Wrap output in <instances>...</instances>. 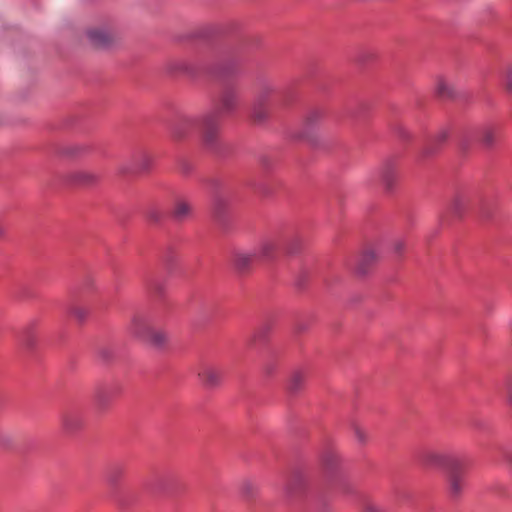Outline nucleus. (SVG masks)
Instances as JSON below:
<instances>
[{
    "label": "nucleus",
    "mask_w": 512,
    "mask_h": 512,
    "mask_svg": "<svg viewBox=\"0 0 512 512\" xmlns=\"http://www.w3.org/2000/svg\"><path fill=\"white\" fill-rule=\"evenodd\" d=\"M307 280H308V273L306 271H301V273L298 275V277L295 281V285L299 289H302L305 287Z\"/></svg>",
    "instance_id": "nucleus-38"
},
{
    "label": "nucleus",
    "mask_w": 512,
    "mask_h": 512,
    "mask_svg": "<svg viewBox=\"0 0 512 512\" xmlns=\"http://www.w3.org/2000/svg\"><path fill=\"white\" fill-rule=\"evenodd\" d=\"M506 389L508 394V402L512 406V374L507 377Z\"/></svg>",
    "instance_id": "nucleus-41"
},
{
    "label": "nucleus",
    "mask_w": 512,
    "mask_h": 512,
    "mask_svg": "<svg viewBox=\"0 0 512 512\" xmlns=\"http://www.w3.org/2000/svg\"><path fill=\"white\" fill-rule=\"evenodd\" d=\"M220 33H224L222 27L208 26V27H204V28L200 29L195 34V37L201 38V39H206V40H211V39L215 38V36L217 34H220Z\"/></svg>",
    "instance_id": "nucleus-28"
},
{
    "label": "nucleus",
    "mask_w": 512,
    "mask_h": 512,
    "mask_svg": "<svg viewBox=\"0 0 512 512\" xmlns=\"http://www.w3.org/2000/svg\"><path fill=\"white\" fill-rule=\"evenodd\" d=\"M198 375L202 384L208 388L217 386L222 379V373L215 368H205Z\"/></svg>",
    "instance_id": "nucleus-21"
},
{
    "label": "nucleus",
    "mask_w": 512,
    "mask_h": 512,
    "mask_svg": "<svg viewBox=\"0 0 512 512\" xmlns=\"http://www.w3.org/2000/svg\"><path fill=\"white\" fill-rule=\"evenodd\" d=\"M480 213L483 218L490 219L493 215V208L483 201L481 203Z\"/></svg>",
    "instance_id": "nucleus-37"
},
{
    "label": "nucleus",
    "mask_w": 512,
    "mask_h": 512,
    "mask_svg": "<svg viewBox=\"0 0 512 512\" xmlns=\"http://www.w3.org/2000/svg\"><path fill=\"white\" fill-rule=\"evenodd\" d=\"M324 115V111L320 108L310 110L304 119L303 130L300 132L299 138L312 141L310 132L318 126Z\"/></svg>",
    "instance_id": "nucleus-14"
},
{
    "label": "nucleus",
    "mask_w": 512,
    "mask_h": 512,
    "mask_svg": "<svg viewBox=\"0 0 512 512\" xmlns=\"http://www.w3.org/2000/svg\"><path fill=\"white\" fill-rule=\"evenodd\" d=\"M238 106L236 90L227 87L214 99L210 111L198 118L184 117L175 128L174 135L182 138L190 131H197L203 147L212 154L224 157L231 152V146L222 137V125L225 118L231 116Z\"/></svg>",
    "instance_id": "nucleus-2"
},
{
    "label": "nucleus",
    "mask_w": 512,
    "mask_h": 512,
    "mask_svg": "<svg viewBox=\"0 0 512 512\" xmlns=\"http://www.w3.org/2000/svg\"><path fill=\"white\" fill-rule=\"evenodd\" d=\"M87 37L91 44L97 49H108L114 43V37L100 29L87 30Z\"/></svg>",
    "instance_id": "nucleus-16"
},
{
    "label": "nucleus",
    "mask_w": 512,
    "mask_h": 512,
    "mask_svg": "<svg viewBox=\"0 0 512 512\" xmlns=\"http://www.w3.org/2000/svg\"><path fill=\"white\" fill-rule=\"evenodd\" d=\"M208 184L214 192L212 199L213 217L219 224L225 226L228 221V203L219 194L220 182L216 179H211L208 181Z\"/></svg>",
    "instance_id": "nucleus-12"
},
{
    "label": "nucleus",
    "mask_w": 512,
    "mask_h": 512,
    "mask_svg": "<svg viewBox=\"0 0 512 512\" xmlns=\"http://www.w3.org/2000/svg\"><path fill=\"white\" fill-rule=\"evenodd\" d=\"M150 296L161 299L165 294V285L155 276H151L146 283Z\"/></svg>",
    "instance_id": "nucleus-24"
},
{
    "label": "nucleus",
    "mask_w": 512,
    "mask_h": 512,
    "mask_svg": "<svg viewBox=\"0 0 512 512\" xmlns=\"http://www.w3.org/2000/svg\"><path fill=\"white\" fill-rule=\"evenodd\" d=\"M68 314L81 324L87 319L89 312L83 307L72 305L68 309Z\"/></svg>",
    "instance_id": "nucleus-29"
},
{
    "label": "nucleus",
    "mask_w": 512,
    "mask_h": 512,
    "mask_svg": "<svg viewBox=\"0 0 512 512\" xmlns=\"http://www.w3.org/2000/svg\"><path fill=\"white\" fill-rule=\"evenodd\" d=\"M123 387L117 380L101 381L95 385L93 402L97 409L105 410L121 395Z\"/></svg>",
    "instance_id": "nucleus-9"
},
{
    "label": "nucleus",
    "mask_w": 512,
    "mask_h": 512,
    "mask_svg": "<svg viewBox=\"0 0 512 512\" xmlns=\"http://www.w3.org/2000/svg\"><path fill=\"white\" fill-rule=\"evenodd\" d=\"M241 66L242 57L239 51L227 49L218 52L215 55L214 62L210 65L198 67L194 64L183 62L178 65L177 69L193 77L206 74L212 79L228 83L240 73Z\"/></svg>",
    "instance_id": "nucleus-3"
},
{
    "label": "nucleus",
    "mask_w": 512,
    "mask_h": 512,
    "mask_svg": "<svg viewBox=\"0 0 512 512\" xmlns=\"http://www.w3.org/2000/svg\"><path fill=\"white\" fill-rule=\"evenodd\" d=\"M268 334H269V327L268 326L262 327L260 330H258L254 334L253 342L254 343H256V342H261V343L266 342Z\"/></svg>",
    "instance_id": "nucleus-33"
},
{
    "label": "nucleus",
    "mask_w": 512,
    "mask_h": 512,
    "mask_svg": "<svg viewBox=\"0 0 512 512\" xmlns=\"http://www.w3.org/2000/svg\"><path fill=\"white\" fill-rule=\"evenodd\" d=\"M66 181L69 185L82 186L93 183L95 181V177L90 173L77 171L68 174L66 176Z\"/></svg>",
    "instance_id": "nucleus-23"
},
{
    "label": "nucleus",
    "mask_w": 512,
    "mask_h": 512,
    "mask_svg": "<svg viewBox=\"0 0 512 512\" xmlns=\"http://www.w3.org/2000/svg\"><path fill=\"white\" fill-rule=\"evenodd\" d=\"M129 329L131 334H133L137 339L154 348L160 349L166 343L165 333L153 330L148 321L141 316H135L132 319Z\"/></svg>",
    "instance_id": "nucleus-8"
},
{
    "label": "nucleus",
    "mask_w": 512,
    "mask_h": 512,
    "mask_svg": "<svg viewBox=\"0 0 512 512\" xmlns=\"http://www.w3.org/2000/svg\"><path fill=\"white\" fill-rule=\"evenodd\" d=\"M153 164V160L150 155L145 152H141L133 157V163L131 167L123 170V173H143L148 172Z\"/></svg>",
    "instance_id": "nucleus-18"
},
{
    "label": "nucleus",
    "mask_w": 512,
    "mask_h": 512,
    "mask_svg": "<svg viewBox=\"0 0 512 512\" xmlns=\"http://www.w3.org/2000/svg\"><path fill=\"white\" fill-rule=\"evenodd\" d=\"M81 148L79 146H66L59 150V154L64 156L73 157L80 153Z\"/></svg>",
    "instance_id": "nucleus-35"
},
{
    "label": "nucleus",
    "mask_w": 512,
    "mask_h": 512,
    "mask_svg": "<svg viewBox=\"0 0 512 512\" xmlns=\"http://www.w3.org/2000/svg\"><path fill=\"white\" fill-rule=\"evenodd\" d=\"M242 493L247 497H252L254 495V487L251 483H244L242 485Z\"/></svg>",
    "instance_id": "nucleus-40"
},
{
    "label": "nucleus",
    "mask_w": 512,
    "mask_h": 512,
    "mask_svg": "<svg viewBox=\"0 0 512 512\" xmlns=\"http://www.w3.org/2000/svg\"><path fill=\"white\" fill-rule=\"evenodd\" d=\"M162 217V213L155 208H152L147 212V219L150 223L156 224L161 221Z\"/></svg>",
    "instance_id": "nucleus-36"
},
{
    "label": "nucleus",
    "mask_w": 512,
    "mask_h": 512,
    "mask_svg": "<svg viewBox=\"0 0 512 512\" xmlns=\"http://www.w3.org/2000/svg\"><path fill=\"white\" fill-rule=\"evenodd\" d=\"M92 286H93V280H92V278H91V277H89V276H88V277H86V278H85V280H84V282H83V289H85V290H89V289H91V288H92Z\"/></svg>",
    "instance_id": "nucleus-46"
},
{
    "label": "nucleus",
    "mask_w": 512,
    "mask_h": 512,
    "mask_svg": "<svg viewBox=\"0 0 512 512\" xmlns=\"http://www.w3.org/2000/svg\"><path fill=\"white\" fill-rule=\"evenodd\" d=\"M21 341L28 349H33L35 347L37 342L36 322L30 323L27 327L24 328Z\"/></svg>",
    "instance_id": "nucleus-25"
},
{
    "label": "nucleus",
    "mask_w": 512,
    "mask_h": 512,
    "mask_svg": "<svg viewBox=\"0 0 512 512\" xmlns=\"http://www.w3.org/2000/svg\"><path fill=\"white\" fill-rule=\"evenodd\" d=\"M449 136L450 131L448 128L441 129L433 138L427 140L421 152V156L427 158L437 154L447 143Z\"/></svg>",
    "instance_id": "nucleus-13"
},
{
    "label": "nucleus",
    "mask_w": 512,
    "mask_h": 512,
    "mask_svg": "<svg viewBox=\"0 0 512 512\" xmlns=\"http://www.w3.org/2000/svg\"><path fill=\"white\" fill-rule=\"evenodd\" d=\"M426 465L439 466L447 473L448 492L451 498L461 497L467 487V470L470 461L466 457L454 455L426 453L423 456Z\"/></svg>",
    "instance_id": "nucleus-4"
},
{
    "label": "nucleus",
    "mask_w": 512,
    "mask_h": 512,
    "mask_svg": "<svg viewBox=\"0 0 512 512\" xmlns=\"http://www.w3.org/2000/svg\"><path fill=\"white\" fill-rule=\"evenodd\" d=\"M320 464L324 476L323 487L316 493H311L304 473L294 470L284 489L288 501L305 500L309 508H315L316 512H325L329 497L354 493V487L344 472L341 458L332 443H328L323 449Z\"/></svg>",
    "instance_id": "nucleus-1"
},
{
    "label": "nucleus",
    "mask_w": 512,
    "mask_h": 512,
    "mask_svg": "<svg viewBox=\"0 0 512 512\" xmlns=\"http://www.w3.org/2000/svg\"><path fill=\"white\" fill-rule=\"evenodd\" d=\"M192 212L191 205L184 199L178 198L175 201L171 215L177 221H183Z\"/></svg>",
    "instance_id": "nucleus-22"
},
{
    "label": "nucleus",
    "mask_w": 512,
    "mask_h": 512,
    "mask_svg": "<svg viewBox=\"0 0 512 512\" xmlns=\"http://www.w3.org/2000/svg\"><path fill=\"white\" fill-rule=\"evenodd\" d=\"M179 168L184 175H188L193 170L192 164L187 160H181L179 163Z\"/></svg>",
    "instance_id": "nucleus-39"
},
{
    "label": "nucleus",
    "mask_w": 512,
    "mask_h": 512,
    "mask_svg": "<svg viewBox=\"0 0 512 512\" xmlns=\"http://www.w3.org/2000/svg\"><path fill=\"white\" fill-rule=\"evenodd\" d=\"M163 260H164L167 268L169 270H172L173 263L176 260V251L174 250L173 247H171V246L167 247V249H166V251L164 253V256H163Z\"/></svg>",
    "instance_id": "nucleus-31"
},
{
    "label": "nucleus",
    "mask_w": 512,
    "mask_h": 512,
    "mask_svg": "<svg viewBox=\"0 0 512 512\" xmlns=\"http://www.w3.org/2000/svg\"><path fill=\"white\" fill-rule=\"evenodd\" d=\"M376 260L377 257L373 250H364L354 268V273L359 277L367 275L376 263Z\"/></svg>",
    "instance_id": "nucleus-17"
},
{
    "label": "nucleus",
    "mask_w": 512,
    "mask_h": 512,
    "mask_svg": "<svg viewBox=\"0 0 512 512\" xmlns=\"http://www.w3.org/2000/svg\"><path fill=\"white\" fill-rule=\"evenodd\" d=\"M501 133V125L492 122L479 127L465 129L460 139V149L466 152L474 143L479 144L484 149H492L500 141Z\"/></svg>",
    "instance_id": "nucleus-7"
},
{
    "label": "nucleus",
    "mask_w": 512,
    "mask_h": 512,
    "mask_svg": "<svg viewBox=\"0 0 512 512\" xmlns=\"http://www.w3.org/2000/svg\"><path fill=\"white\" fill-rule=\"evenodd\" d=\"M394 250L398 255L402 254L404 250V243L402 241L396 242L394 245Z\"/></svg>",
    "instance_id": "nucleus-45"
},
{
    "label": "nucleus",
    "mask_w": 512,
    "mask_h": 512,
    "mask_svg": "<svg viewBox=\"0 0 512 512\" xmlns=\"http://www.w3.org/2000/svg\"><path fill=\"white\" fill-rule=\"evenodd\" d=\"M176 482L177 477L174 473L156 472L145 480L143 486L151 494H160L173 488Z\"/></svg>",
    "instance_id": "nucleus-11"
},
{
    "label": "nucleus",
    "mask_w": 512,
    "mask_h": 512,
    "mask_svg": "<svg viewBox=\"0 0 512 512\" xmlns=\"http://www.w3.org/2000/svg\"><path fill=\"white\" fill-rule=\"evenodd\" d=\"M305 381H306V372L304 370L297 369V370L293 371V373L291 374V376L287 382V386H286L287 393L290 396L297 395L304 388Z\"/></svg>",
    "instance_id": "nucleus-19"
},
{
    "label": "nucleus",
    "mask_w": 512,
    "mask_h": 512,
    "mask_svg": "<svg viewBox=\"0 0 512 512\" xmlns=\"http://www.w3.org/2000/svg\"><path fill=\"white\" fill-rule=\"evenodd\" d=\"M505 90L507 93L512 94V78L511 74H509L505 81Z\"/></svg>",
    "instance_id": "nucleus-44"
},
{
    "label": "nucleus",
    "mask_w": 512,
    "mask_h": 512,
    "mask_svg": "<svg viewBox=\"0 0 512 512\" xmlns=\"http://www.w3.org/2000/svg\"><path fill=\"white\" fill-rule=\"evenodd\" d=\"M436 96L441 100L453 99L454 90L444 79L439 78L436 85Z\"/></svg>",
    "instance_id": "nucleus-26"
},
{
    "label": "nucleus",
    "mask_w": 512,
    "mask_h": 512,
    "mask_svg": "<svg viewBox=\"0 0 512 512\" xmlns=\"http://www.w3.org/2000/svg\"><path fill=\"white\" fill-rule=\"evenodd\" d=\"M83 411L78 405H69L61 413V427L66 434H75L84 427Z\"/></svg>",
    "instance_id": "nucleus-10"
},
{
    "label": "nucleus",
    "mask_w": 512,
    "mask_h": 512,
    "mask_svg": "<svg viewBox=\"0 0 512 512\" xmlns=\"http://www.w3.org/2000/svg\"><path fill=\"white\" fill-rule=\"evenodd\" d=\"M126 471L125 464L112 463L106 470V479L110 486L116 487L123 478Z\"/></svg>",
    "instance_id": "nucleus-20"
},
{
    "label": "nucleus",
    "mask_w": 512,
    "mask_h": 512,
    "mask_svg": "<svg viewBox=\"0 0 512 512\" xmlns=\"http://www.w3.org/2000/svg\"><path fill=\"white\" fill-rule=\"evenodd\" d=\"M276 369V362L274 360L265 364L264 372L267 376H270L274 373Z\"/></svg>",
    "instance_id": "nucleus-42"
},
{
    "label": "nucleus",
    "mask_w": 512,
    "mask_h": 512,
    "mask_svg": "<svg viewBox=\"0 0 512 512\" xmlns=\"http://www.w3.org/2000/svg\"><path fill=\"white\" fill-rule=\"evenodd\" d=\"M272 99H279L282 105L287 106L296 99V93L292 90L281 91L269 82L261 83L251 111V118L255 123L260 124L268 119Z\"/></svg>",
    "instance_id": "nucleus-6"
},
{
    "label": "nucleus",
    "mask_w": 512,
    "mask_h": 512,
    "mask_svg": "<svg viewBox=\"0 0 512 512\" xmlns=\"http://www.w3.org/2000/svg\"><path fill=\"white\" fill-rule=\"evenodd\" d=\"M3 235V228L0 226V237Z\"/></svg>",
    "instance_id": "nucleus-49"
},
{
    "label": "nucleus",
    "mask_w": 512,
    "mask_h": 512,
    "mask_svg": "<svg viewBox=\"0 0 512 512\" xmlns=\"http://www.w3.org/2000/svg\"><path fill=\"white\" fill-rule=\"evenodd\" d=\"M360 109H361V111L364 112V111H366L368 109V107L365 104H361L360 105Z\"/></svg>",
    "instance_id": "nucleus-48"
},
{
    "label": "nucleus",
    "mask_w": 512,
    "mask_h": 512,
    "mask_svg": "<svg viewBox=\"0 0 512 512\" xmlns=\"http://www.w3.org/2000/svg\"><path fill=\"white\" fill-rule=\"evenodd\" d=\"M468 206L466 199L460 195H457L451 205V213L456 218H461Z\"/></svg>",
    "instance_id": "nucleus-27"
},
{
    "label": "nucleus",
    "mask_w": 512,
    "mask_h": 512,
    "mask_svg": "<svg viewBox=\"0 0 512 512\" xmlns=\"http://www.w3.org/2000/svg\"><path fill=\"white\" fill-rule=\"evenodd\" d=\"M302 241L298 236L286 241L282 238L264 241L258 253L253 254H236L234 256L235 269L243 274L246 273L251 265L257 260L271 261L278 257L284 251L286 255L292 256L299 253L302 249Z\"/></svg>",
    "instance_id": "nucleus-5"
},
{
    "label": "nucleus",
    "mask_w": 512,
    "mask_h": 512,
    "mask_svg": "<svg viewBox=\"0 0 512 512\" xmlns=\"http://www.w3.org/2000/svg\"><path fill=\"white\" fill-rule=\"evenodd\" d=\"M98 358L103 362V363H109L113 360L114 358V350L111 348V347H108V346H105V347H101L98 352Z\"/></svg>",
    "instance_id": "nucleus-30"
},
{
    "label": "nucleus",
    "mask_w": 512,
    "mask_h": 512,
    "mask_svg": "<svg viewBox=\"0 0 512 512\" xmlns=\"http://www.w3.org/2000/svg\"><path fill=\"white\" fill-rule=\"evenodd\" d=\"M395 161V158L387 159L381 170V181L385 186V190L389 193L394 190V186L397 181Z\"/></svg>",
    "instance_id": "nucleus-15"
},
{
    "label": "nucleus",
    "mask_w": 512,
    "mask_h": 512,
    "mask_svg": "<svg viewBox=\"0 0 512 512\" xmlns=\"http://www.w3.org/2000/svg\"><path fill=\"white\" fill-rule=\"evenodd\" d=\"M10 445V439L0 430V447L7 448Z\"/></svg>",
    "instance_id": "nucleus-43"
},
{
    "label": "nucleus",
    "mask_w": 512,
    "mask_h": 512,
    "mask_svg": "<svg viewBox=\"0 0 512 512\" xmlns=\"http://www.w3.org/2000/svg\"><path fill=\"white\" fill-rule=\"evenodd\" d=\"M394 133L403 141H410V133L399 123L392 126Z\"/></svg>",
    "instance_id": "nucleus-32"
},
{
    "label": "nucleus",
    "mask_w": 512,
    "mask_h": 512,
    "mask_svg": "<svg viewBox=\"0 0 512 512\" xmlns=\"http://www.w3.org/2000/svg\"><path fill=\"white\" fill-rule=\"evenodd\" d=\"M354 435L358 441L359 444L364 445L367 443V435L365 431L361 429L357 424H353L352 426Z\"/></svg>",
    "instance_id": "nucleus-34"
},
{
    "label": "nucleus",
    "mask_w": 512,
    "mask_h": 512,
    "mask_svg": "<svg viewBox=\"0 0 512 512\" xmlns=\"http://www.w3.org/2000/svg\"><path fill=\"white\" fill-rule=\"evenodd\" d=\"M366 512H376V509L373 506L367 505Z\"/></svg>",
    "instance_id": "nucleus-47"
}]
</instances>
